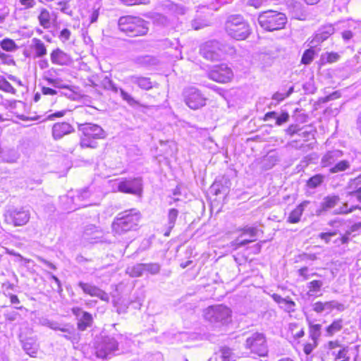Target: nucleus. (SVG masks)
<instances>
[{"mask_svg":"<svg viewBox=\"0 0 361 361\" xmlns=\"http://www.w3.org/2000/svg\"><path fill=\"white\" fill-rule=\"evenodd\" d=\"M131 345V341L119 334L116 337L104 336L98 339L94 345L95 355L102 359H108L120 353L127 351Z\"/></svg>","mask_w":361,"mask_h":361,"instance_id":"nucleus-1","label":"nucleus"},{"mask_svg":"<svg viewBox=\"0 0 361 361\" xmlns=\"http://www.w3.org/2000/svg\"><path fill=\"white\" fill-rule=\"evenodd\" d=\"M148 23L138 16H126L118 19L119 30L129 37L145 35L148 30Z\"/></svg>","mask_w":361,"mask_h":361,"instance_id":"nucleus-2","label":"nucleus"},{"mask_svg":"<svg viewBox=\"0 0 361 361\" xmlns=\"http://www.w3.org/2000/svg\"><path fill=\"white\" fill-rule=\"evenodd\" d=\"M140 214L135 209L120 213L112 223V230L115 234L121 235L134 230L138 225Z\"/></svg>","mask_w":361,"mask_h":361,"instance_id":"nucleus-3","label":"nucleus"},{"mask_svg":"<svg viewBox=\"0 0 361 361\" xmlns=\"http://www.w3.org/2000/svg\"><path fill=\"white\" fill-rule=\"evenodd\" d=\"M226 33L236 40H244L251 33V29L247 22L240 15L230 16L225 24Z\"/></svg>","mask_w":361,"mask_h":361,"instance_id":"nucleus-4","label":"nucleus"},{"mask_svg":"<svg viewBox=\"0 0 361 361\" xmlns=\"http://www.w3.org/2000/svg\"><path fill=\"white\" fill-rule=\"evenodd\" d=\"M109 185L113 192H120L139 197L142 193V180L140 177L111 180Z\"/></svg>","mask_w":361,"mask_h":361,"instance_id":"nucleus-5","label":"nucleus"},{"mask_svg":"<svg viewBox=\"0 0 361 361\" xmlns=\"http://www.w3.org/2000/svg\"><path fill=\"white\" fill-rule=\"evenodd\" d=\"M258 21L264 30L274 31L283 28L287 23V18L283 13L269 10L259 14Z\"/></svg>","mask_w":361,"mask_h":361,"instance_id":"nucleus-6","label":"nucleus"},{"mask_svg":"<svg viewBox=\"0 0 361 361\" xmlns=\"http://www.w3.org/2000/svg\"><path fill=\"white\" fill-rule=\"evenodd\" d=\"M228 51L231 54L233 53V49L227 47L217 41L207 42L200 49L202 56L212 61L220 60Z\"/></svg>","mask_w":361,"mask_h":361,"instance_id":"nucleus-7","label":"nucleus"},{"mask_svg":"<svg viewBox=\"0 0 361 361\" xmlns=\"http://www.w3.org/2000/svg\"><path fill=\"white\" fill-rule=\"evenodd\" d=\"M231 315L230 309L222 305L210 306L204 312L205 319L211 323L226 324L228 322Z\"/></svg>","mask_w":361,"mask_h":361,"instance_id":"nucleus-8","label":"nucleus"},{"mask_svg":"<svg viewBox=\"0 0 361 361\" xmlns=\"http://www.w3.org/2000/svg\"><path fill=\"white\" fill-rule=\"evenodd\" d=\"M245 345L250 353L258 356H265L268 352L265 337L260 333H254L247 337Z\"/></svg>","mask_w":361,"mask_h":361,"instance_id":"nucleus-9","label":"nucleus"},{"mask_svg":"<svg viewBox=\"0 0 361 361\" xmlns=\"http://www.w3.org/2000/svg\"><path fill=\"white\" fill-rule=\"evenodd\" d=\"M4 216L6 223L14 226H22L29 221L30 212L23 207L13 208L7 210Z\"/></svg>","mask_w":361,"mask_h":361,"instance_id":"nucleus-10","label":"nucleus"},{"mask_svg":"<svg viewBox=\"0 0 361 361\" xmlns=\"http://www.w3.org/2000/svg\"><path fill=\"white\" fill-rule=\"evenodd\" d=\"M183 97L187 106L192 109H197L206 104V98L194 87L185 88L183 91Z\"/></svg>","mask_w":361,"mask_h":361,"instance_id":"nucleus-11","label":"nucleus"},{"mask_svg":"<svg viewBox=\"0 0 361 361\" xmlns=\"http://www.w3.org/2000/svg\"><path fill=\"white\" fill-rule=\"evenodd\" d=\"M209 78L217 82H228L233 76L232 70L226 64L215 66L208 73Z\"/></svg>","mask_w":361,"mask_h":361,"instance_id":"nucleus-12","label":"nucleus"},{"mask_svg":"<svg viewBox=\"0 0 361 361\" xmlns=\"http://www.w3.org/2000/svg\"><path fill=\"white\" fill-rule=\"evenodd\" d=\"M102 85L104 89L111 90L114 93L120 92L122 99L126 101L129 105L133 106L137 104L138 102L128 92L121 88H119L108 77L105 76L102 80Z\"/></svg>","mask_w":361,"mask_h":361,"instance_id":"nucleus-13","label":"nucleus"},{"mask_svg":"<svg viewBox=\"0 0 361 361\" xmlns=\"http://www.w3.org/2000/svg\"><path fill=\"white\" fill-rule=\"evenodd\" d=\"M78 286L82 291L92 297H97L101 300L108 302L109 301V295L104 290L99 287L89 283L79 282Z\"/></svg>","mask_w":361,"mask_h":361,"instance_id":"nucleus-14","label":"nucleus"},{"mask_svg":"<svg viewBox=\"0 0 361 361\" xmlns=\"http://www.w3.org/2000/svg\"><path fill=\"white\" fill-rule=\"evenodd\" d=\"M334 32V28L332 25H325L320 27L314 37L309 40L308 46L317 47L320 43L326 40Z\"/></svg>","mask_w":361,"mask_h":361,"instance_id":"nucleus-15","label":"nucleus"},{"mask_svg":"<svg viewBox=\"0 0 361 361\" xmlns=\"http://www.w3.org/2000/svg\"><path fill=\"white\" fill-rule=\"evenodd\" d=\"M79 130L82 133V135L91 137L92 139H102L105 137L104 130L97 124H80L79 126Z\"/></svg>","mask_w":361,"mask_h":361,"instance_id":"nucleus-16","label":"nucleus"},{"mask_svg":"<svg viewBox=\"0 0 361 361\" xmlns=\"http://www.w3.org/2000/svg\"><path fill=\"white\" fill-rule=\"evenodd\" d=\"M334 309H336L338 311H343L345 307L343 304L339 303L336 300L326 301L324 302L318 301L312 305V310L317 313H322L323 312L329 313Z\"/></svg>","mask_w":361,"mask_h":361,"instance_id":"nucleus-17","label":"nucleus"},{"mask_svg":"<svg viewBox=\"0 0 361 361\" xmlns=\"http://www.w3.org/2000/svg\"><path fill=\"white\" fill-rule=\"evenodd\" d=\"M125 82L126 84H135L144 90H149L153 87V82L151 81L149 78L138 75L128 76L125 79Z\"/></svg>","mask_w":361,"mask_h":361,"instance_id":"nucleus-18","label":"nucleus"},{"mask_svg":"<svg viewBox=\"0 0 361 361\" xmlns=\"http://www.w3.org/2000/svg\"><path fill=\"white\" fill-rule=\"evenodd\" d=\"M50 59L52 63L59 66H68L72 63L71 56L59 48L52 51Z\"/></svg>","mask_w":361,"mask_h":361,"instance_id":"nucleus-19","label":"nucleus"},{"mask_svg":"<svg viewBox=\"0 0 361 361\" xmlns=\"http://www.w3.org/2000/svg\"><path fill=\"white\" fill-rule=\"evenodd\" d=\"M257 229L255 228L249 227L243 230V233L234 242L233 245L235 249L247 245V243L254 241L253 238L255 237Z\"/></svg>","mask_w":361,"mask_h":361,"instance_id":"nucleus-20","label":"nucleus"},{"mask_svg":"<svg viewBox=\"0 0 361 361\" xmlns=\"http://www.w3.org/2000/svg\"><path fill=\"white\" fill-rule=\"evenodd\" d=\"M55 15L54 13L49 12L47 8H40L37 19L39 25L44 29H49L51 27L55 21Z\"/></svg>","mask_w":361,"mask_h":361,"instance_id":"nucleus-21","label":"nucleus"},{"mask_svg":"<svg viewBox=\"0 0 361 361\" xmlns=\"http://www.w3.org/2000/svg\"><path fill=\"white\" fill-rule=\"evenodd\" d=\"M73 130L74 128L68 123H56L53 126L52 135L55 140H59Z\"/></svg>","mask_w":361,"mask_h":361,"instance_id":"nucleus-22","label":"nucleus"},{"mask_svg":"<svg viewBox=\"0 0 361 361\" xmlns=\"http://www.w3.org/2000/svg\"><path fill=\"white\" fill-rule=\"evenodd\" d=\"M271 298L285 312L288 313L295 312L296 304L289 298H283L276 293L272 294Z\"/></svg>","mask_w":361,"mask_h":361,"instance_id":"nucleus-23","label":"nucleus"},{"mask_svg":"<svg viewBox=\"0 0 361 361\" xmlns=\"http://www.w3.org/2000/svg\"><path fill=\"white\" fill-rule=\"evenodd\" d=\"M342 156L343 152L341 150L329 151L322 158L321 165L322 167H328L334 164Z\"/></svg>","mask_w":361,"mask_h":361,"instance_id":"nucleus-24","label":"nucleus"},{"mask_svg":"<svg viewBox=\"0 0 361 361\" xmlns=\"http://www.w3.org/2000/svg\"><path fill=\"white\" fill-rule=\"evenodd\" d=\"M359 184H361V176L351 179L348 185V188L350 190L348 195L350 197V199L355 197L361 202V187L357 188Z\"/></svg>","mask_w":361,"mask_h":361,"instance_id":"nucleus-25","label":"nucleus"},{"mask_svg":"<svg viewBox=\"0 0 361 361\" xmlns=\"http://www.w3.org/2000/svg\"><path fill=\"white\" fill-rule=\"evenodd\" d=\"M102 231L94 225L90 224L85 227L83 238L89 241L96 240L102 237Z\"/></svg>","mask_w":361,"mask_h":361,"instance_id":"nucleus-26","label":"nucleus"},{"mask_svg":"<svg viewBox=\"0 0 361 361\" xmlns=\"http://www.w3.org/2000/svg\"><path fill=\"white\" fill-rule=\"evenodd\" d=\"M309 201H304L301 202L299 205L294 209L288 218V222L290 224H296L298 223L300 220V217L303 213L305 208L309 204Z\"/></svg>","mask_w":361,"mask_h":361,"instance_id":"nucleus-27","label":"nucleus"},{"mask_svg":"<svg viewBox=\"0 0 361 361\" xmlns=\"http://www.w3.org/2000/svg\"><path fill=\"white\" fill-rule=\"evenodd\" d=\"M215 355L216 360L219 361H235V355L232 350L226 346L221 347Z\"/></svg>","mask_w":361,"mask_h":361,"instance_id":"nucleus-28","label":"nucleus"},{"mask_svg":"<svg viewBox=\"0 0 361 361\" xmlns=\"http://www.w3.org/2000/svg\"><path fill=\"white\" fill-rule=\"evenodd\" d=\"M90 197V192L87 188H85L78 192L77 195L71 197L73 204L78 207H84L89 204L82 203L83 201L87 200Z\"/></svg>","mask_w":361,"mask_h":361,"instance_id":"nucleus-29","label":"nucleus"},{"mask_svg":"<svg viewBox=\"0 0 361 361\" xmlns=\"http://www.w3.org/2000/svg\"><path fill=\"white\" fill-rule=\"evenodd\" d=\"M126 272L130 277L137 278L142 276L144 272L143 263L136 264L133 266L128 267L126 269Z\"/></svg>","mask_w":361,"mask_h":361,"instance_id":"nucleus-30","label":"nucleus"},{"mask_svg":"<svg viewBox=\"0 0 361 361\" xmlns=\"http://www.w3.org/2000/svg\"><path fill=\"white\" fill-rule=\"evenodd\" d=\"M23 349L27 355L35 357L38 350V344L32 339L29 338L23 343Z\"/></svg>","mask_w":361,"mask_h":361,"instance_id":"nucleus-31","label":"nucleus"},{"mask_svg":"<svg viewBox=\"0 0 361 361\" xmlns=\"http://www.w3.org/2000/svg\"><path fill=\"white\" fill-rule=\"evenodd\" d=\"M92 322V315L88 312H82V316L78 319V327L80 330L84 331L91 326Z\"/></svg>","mask_w":361,"mask_h":361,"instance_id":"nucleus-32","label":"nucleus"},{"mask_svg":"<svg viewBox=\"0 0 361 361\" xmlns=\"http://www.w3.org/2000/svg\"><path fill=\"white\" fill-rule=\"evenodd\" d=\"M343 326V321L342 319L334 320L329 326L326 329V335L328 336H332L336 333L340 331Z\"/></svg>","mask_w":361,"mask_h":361,"instance_id":"nucleus-33","label":"nucleus"},{"mask_svg":"<svg viewBox=\"0 0 361 361\" xmlns=\"http://www.w3.org/2000/svg\"><path fill=\"white\" fill-rule=\"evenodd\" d=\"M32 47L35 49L36 56L37 57H42L47 54V49L44 44L37 38H33L32 39Z\"/></svg>","mask_w":361,"mask_h":361,"instance_id":"nucleus-34","label":"nucleus"},{"mask_svg":"<svg viewBox=\"0 0 361 361\" xmlns=\"http://www.w3.org/2000/svg\"><path fill=\"white\" fill-rule=\"evenodd\" d=\"M324 283L320 280H313L307 284L308 288L307 295L309 296H313L320 291Z\"/></svg>","mask_w":361,"mask_h":361,"instance_id":"nucleus-35","label":"nucleus"},{"mask_svg":"<svg viewBox=\"0 0 361 361\" xmlns=\"http://www.w3.org/2000/svg\"><path fill=\"white\" fill-rule=\"evenodd\" d=\"M59 331L65 333L63 337L67 340L73 341L75 338V331L74 327L70 324H63L60 325V329H58Z\"/></svg>","mask_w":361,"mask_h":361,"instance_id":"nucleus-36","label":"nucleus"},{"mask_svg":"<svg viewBox=\"0 0 361 361\" xmlns=\"http://www.w3.org/2000/svg\"><path fill=\"white\" fill-rule=\"evenodd\" d=\"M338 201H339L338 196L334 195V196L326 197L322 203V210L326 211L329 209L334 207L337 204Z\"/></svg>","mask_w":361,"mask_h":361,"instance_id":"nucleus-37","label":"nucleus"},{"mask_svg":"<svg viewBox=\"0 0 361 361\" xmlns=\"http://www.w3.org/2000/svg\"><path fill=\"white\" fill-rule=\"evenodd\" d=\"M350 166V164L347 160H342L335 164L334 166L330 168L329 172L331 173H336L346 171Z\"/></svg>","mask_w":361,"mask_h":361,"instance_id":"nucleus-38","label":"nucleus"},{"mask_svg":"<svg viewBox=\"0 0 361 361\" xmlns=\"http://www.w3.org/2000/svg\"><path fill=\"white\" fill-rule=\"evenodd\" d=\"M160 144L163 147H167L165 149V154L167 156H173L176 154L178 151L177 145L173 141L167 140L166 142L161 141Z\"/></svg>","mask_w":361,"mask_h":361,"instance_id":"nucleus-39","label":"nucleus"},{"mask_svg":"<svg viewBox=\"0 0 361 361\" xmlns=\"http://www.w3.org/2000/svg\"><path fill=\"white\" fill-rule=\"evenodd\" d=\"M46 81H47L49 85H50L56 88L70 89L69 85L65 84L63 82V80L59 78H54L51 77H49L47 75L46 76Z\"/></svg>","mask_w":361,"mask_h":361,"instance_id":"nucleus-40","label":"nucleus"},{"mask_svg":"<svg viewBox=\"0 0 361 361\" xmlns=\"http://www.w3.org/2000/svg\"><path fill=\"white\" fill-rule=\"evenodd\" d=\"M339 58H340V56L337 53L326 52L325 54H323L321 56L320 61L322 64H324L326 63H334V62H336L337 61H338Z\"/></svg>","mask_w":361,"mask_h":361,"instance_id":"nucleus-41","label":"nucleus"},{"mask_svg":"<svg viewBox=\"0 0 361 361\" xmlns=\"http://www.w3.org/2000/svg\"><path fill=\"white\" fill-rule=\"evenodd\" d=\"M144 272L152 275H156L161 270V265L159 263H146L143 264Z\"/></svg>","mask_w":361,"mask_h":361,"instance_id":"nucleus-42","label":"nucleus"},{"mask_svg":"<svg viewBox=\"0 0 361 361\" xmlns=\"http://www.w3.org/2000/svg\"><path fill=\"white\" fill-rule=\"evenodd\" d=\"M314 47H311L305 51L301 59V63L305 65H309L313 61L315 51L313 49Z\"/></svg>","mask_w":361,"mask_h":361,"instance_id":"nucleus-43","label":"nucleus"},{"mask_svg":"<svg viewBox=\"0 0 361 361\" xmlns=\"http://www.w3.org/2000/svg\"><path fill=\"white\" fill-rule=\"evenodd\" d=\"M0 90L2 91L11 93L12 94H16V89L8 82L3 76L0 75Z\"/></svg>","mask_w":361,"mask_h":361,"instance_id":"nucleus-44","label":"nucleus"},{"mask_svg":"<svg viewBox=\"0 0 361 361\" xmlns=\"http://www.w3.org/2000/svg\"><path fill=\"white\" fill-rule=\"evenodd\" d=\"M324 180V176L317 174L311 177L307 183V185L310 188H315L320 185Z\"/></svg>","mask_w":361,"mask_h":361,"instance_id":"nucleus-45","label":"nucleus"},{"mask_svg":"<svg viewBox=\"0 0 361 361\" xmlns=\"http://www.w3.org/2000/svg\"><path fill=\"white\" fill-rule=\"evenodd\" d=\"M310 334L313 339L318 338L321 335L322 325L319 324H314L312 322H309Z\"/></svg>","mask_w":361,"mask_h":361,"instance_id":"nucleus-46","label":"nucleus"},{"mask_svg":"<svg viewBox=\"0 0 361 361\" xmlns=\"http://www.w3.org/2000/svg\"><path fill=\"white\" fill-rule=\"evenodd\" d=\"M167 6L170 11L177 15H183L186 11V8L183 6L174 3H169Z\"/></svg>","mask_w":361,"mask_h":361,"instance_id":"nucleus-47","label":"nucleus"},{"mask_svg":"<svg viewBox=\"0 0 361 361\" xmlns=\"http://www.w3.org/2000/svg\"><path fill=\"white\" fill-rule=\"evenodd\" d=\"M298 273L302 278L303 281L308 280L310 277L318 276L316 272H310L308 267H304L298 269Z\"/></svg>","mask_w":361,"mask_h":361,"instance_id":"nucleus-48","label":"nucleus"},{"mask_svg":"<svg viewBox=\"0 0 361 361\" xmlns=\"http://www.w3.org/2000/svg\"><path fill=\"white\" fill-rule=\"evenodd\" d=\"M80 145L82 148H95L97 146L96 142L92 140V138L91 137H87L85 135L81 137Z\"/></svg>","mask_w":361,"mask_h":361,"instance_id":"nucleus-49","label":"nucleus"},{"mask_svg":"<svg viewBox=\"0 0 361 361\" xmlns=\"http://www.w3.org/2000/svg\"><path fill=\"white\" fill-rule=\"evenodd\" d=\"M19 158V155L14 150L8 152V154H4L3 159L6 162L15 163Z\"/></svg>","mask_w":361,"mask_h":361,"instance_id":"nucleus-50","label":"nucleus"},{"mask_svg":"<svg viewBox=\"0 0 361 361\" xmlns=\"http://www.w3.org/2000/svg\"><path fill=\"white\" fill-rule=\"evenodd\" d=\"M178 214V211L176 209H171L168 214L169 227L172 228L174 226Z\"/></svg>","mask_w":361,"mask_h":361,"instance_id":"nucleus-51","label":"nucleus"},{"mask_svg":"<svg viewBox=\"0 0 361 361\" xmlns=\"http://www.w3.org/2000/svg\"><path fill=\"white\" fill-rule=\"evenodd\" d=\"M1 48L7 51H11L15 49L16 44L12 39H4L1 43Z\"/></svg>","mask_w":361,"mask_h":361,"instance_id":"nucleus-52","label":"nucleus"},{"mask_svg":"<svg viewBox=\"0 0 361 361\" xmlns=\"http://www.w3.org/2000/svg\"><path fill=\"white\" fill-rule=\"evenodd\" d=\"M287 98V95H285L284 92H276L272 96V99L276 102H271L269 107L271 108L272 106H276L279 102Z\"/></svg>","mask_w":361,"mask_h":361,"instance_id":"nucleus-53","label":"nucleus"},{"mask_svg":"<svg viewBox=\"0 0 361 361\" xmlns=\"http://www.w3.org/2000/svg\"><path fill=\"white\" fill-rule=\"evenodd\" d=\"M100 9H101V5H99V4H95L93 6L92 11L90 16V23H94L97 21L98 17L99 16Z\"/></svg>","mask_w":361,"mask_h":361,"instance_id":"nucleus-54","label":"nucleus"},{"mask_svg":"<svg viewBox=\"0 0 361 361\" xmlns=\"http://www.w3.org/2000/svg\"><path fill=\"white\" fill-rule=\"evenodd\" d=\"M123 4L126 6H134L140 4H148L150 0H119Z\"/></svg>","mask_w":361,"mask_h":361,"instance_id":"nucleus-55","label":"nucleus"},{"mask_svg":"<svg viewBox=\"0 0 361 361\" xmlns=\"http://www.w3.org/2000/svg\"><path fill=\"white\" fill-rule=\"evenodd\" d=\"M289 120V114L288 112H282L280 115L277 114L276 125L281 126L287 123Z\"/></svg>","mask_w":361,"mask_h":361,"instance_id":"nucleus-56","label":"nucleus"},{"mask_svg":"<svg viewBox=\"0 0 361 361\" xmlns=\"http://www.w3.org/2000/svg\"><path fill=\"white\" fill-rule=\"evenodd\" d=\"M338 232L337 231H329L325 233H321L319 236L326 243H329L331 237L337 235Z\"/></svg>","mask_w":361,"mask_h":361,"instance_id":"nucleus-57","label":"nucleus"},{"mask_svg":"<svg viewBox=\"0 0 361 361\" xmlns=\"http://www.w3.org/2000/svg\"><path fill=\"white\" fill-rule=\"evenodd\" d=\"M348 350L347 348H343L340 350L336 356V359L341 360V361H349L350 357L348 356Z\"/></svg>","mask_w":361,"mask_h":361,"instance_id":"nucleus-58","label":"nucleus"},{"mask_svg":"<svg viewBox=\"0 0 361 361\" xmlns=\"http://www.w3.org/2000/svg\"><path fill=\"white\" fill-rule=\"evenodd\" d=\"M207 25V22L203 19H195L192 21V27L196 30L203 28Z\"/></svg>","mask_w":361,"mask_h":361,"instance_id":"nucleus-59","label":"nucleus"},{"mask_svg":"<svg viewBox=\"0 0 361 361\" xmlns=\"http://www.w3.org/2000/svg\"><path fill=\"white\" fill-rule=\"evenodd\" d=\"M71 35V31L67 28H64L60 32L59 38L62 42H66L69 40Z\"/></svg>","mask_w":361,"mask_h":361,"instance_id":"nucleus-60","label":"nucleus"},{"mask_svg":"<svg viewBox=\"0 0 361 361\" xmlns=\"http://www.w3.org/2000/svg\"><path fill=\"white\" fill-rule=\"evenodd\" d=\"M6 295H7V297L9 298L11 303L12 305H16L15 306L16 309H17V310H23V306H17V305L20 304V300L18 299L17 295L11 294V293H8Z\"/></svg>","mask_w":361,"mask_h":361,"instance_id":"nucleus-61","label":"nucleus"},{"mask_svg":"<svg viewBox=\"0 0 361 361\" xmlns=\"http://www.w3.org/2000/svg\"><path fill=\"white\" fill-rule=\"evenodd\" d=\"M42 324L44 326H47L49 327L50 329L55 330V331L58 330V329H60V325H61L56 322L50 321L49 319H44L42 322Z\"/></svg>","mask_w":361,"mask_h":361,"instance_id":"nucleus-62","label":"nucleus"},{"mask_svg":"<svg viewBox=\"0 0 361 361\" xmlns=\"http://www.w3.org/2000/svg\"><path fill=\"white\" fill-rule=\"evenodd\" d=\"M19 2L24 9L32 8L36 4L35 0H19Z\"/></svg>","mask_w":361,"mask_h":361,"instance_id":"nucleus-63","label":"nucleus"},{"mask_svg":"<svg viewBox=\"0 0 361 361\" xmlns=\"http://www.w3.org/2000/svg\"><path fill=\"white\" fill-rule=\"evenodd\" d=\"M5 318L6 320H8L10 322H13L15 320H16L18 317H20V314L16 312H6L5 314Z\"/></svg>","mask_w":361,"mask_h":361,"instance_id":"nucleus-64","label":"nucleus"}]
</instances>
